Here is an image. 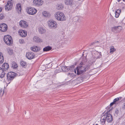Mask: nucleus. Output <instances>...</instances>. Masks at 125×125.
Wrapping results in <instances>:
<instances>
[{
  "instance_id": "nucleus-40",
  "label": "nucleus",
  "mask_w": 125,
  "mask_h": 125,
  "mask_svg": "<svg viewBox=\"0 0 125 125\" xmlns=\"http://www.w3.org/2000/svg\"><path fill=\"white\" fill-rule=\"evenodd\" d=\"M80 80L81 81V78H78L77 79V80H76V81L77 82H78V83H80L81 82V81H80L79 82H78V81H79Z\"/></svg>"
},
{
  "instance_id": "nucleus-13",
  "label": "nucleus",
  "mask_w": 125,
  "mask_h": 125,
  "mask_svg": "<svg viewBox=\"0 0 125 125\" xmlns=\"http://www.w3.org/2000/svg\"><path fill=\"white\" fill-rule=\"evenodd\" d=\"M33 3L35 5L39 6L42 5L43 3V1L42 0H34Z\"/></svg>"
},
{
  "instance_id": "nucleus-32",
  "label": "nucleus",
  "mask_w": 125,
  "mask_h": 125,
  "mask_svg": "<svg viewBox=\"0 0 125 125\" xmlns=\"http://www.w3.org/2000/svg\"><path fill=\"white\" fill-rule=\"evenodd\" d=\"M8 53L10 55L12 54L13 53V50L11 49H8Z\"/></svg>"
},
{
  "instance_id": "nucleus-25",
  "label": "nucleus",
  "mask_w": 125,
  "mask_h": 125,
  "mask_svg": "<svg viewBox=\"0 0 125 125\" xmlns=\"http://www.w3.org/2000/svg\"><path fill=\"white\" fill-rule=\"evenodd\" d=\"M43 15L46 17H49L50 16V14L48 12L44 11L42 12Z\"/></svg>"
},
{
  "instance_id": "nucleus-41",
  "label": "nucleus",
  "mask_w": 125,
  "mask_h": 125,
  "mask_svg": "<svg viewBox=\"0 0 125 125\" xmlns=\"http://www.w3.org/2000/svg\"><path fill=\"white\" fill-rule=\"evenodd\" d=\"M122 107V108L123 110L125 109V103L123 104Z\"/></svg>"
},
{
  "instance_id": "nucleus-26",
  "label": "nucleus",
  "mask_w": 125,
  "mask_h": 125,
  "mask_svg": "<svg viewBox=\"0 0 125 125\" xmlns=\"http://www.w3.org/2000/svg\"><path fill=\"white\" fill-rule=\"evenodd\" d=\"M52 48L51 47L49 46H48L45 47L43 49L44 51H47L51 50Z\"/></svg>"
},
{
  "instance_id": "nucleus-30",
  "label": "nucleus",
  "mask_w": 125,
  "mask_h": 125,
  "mask_svg": "<svg viewBox=\"0 0 125 125\" xmlns=\"http://www.w3.org/2000/svg\"><path fill=\"white\" fill-rule=\"evenodd\" d=\"M65 68L64 67H61V66L60 67V68L59 69H58V68H57V69L55 71V72H56L59 73L61 72L62 71V69L64 68Z\"/></svg>"
},
{
  "instance_id": "nucleus-44",
  "label": "nucleus",
  "mask_w": 125,
  "mask_h": 125,
  "mask_svg": "<svg viewBox=\"0 0 125 125\" xmlns=\"http://www.w3.org/2000/svg\"><path fill=\"white\" fill-rule=\"evenodd\" d=\"M62 7V5H58V8L59 9H60V8H61V7Z\"/></svg>"
},
{
  "instance_id": "nucleus-16",
  "label": "nucleus",
  "mask_w": 125,
  "mask_h": 125,
  "mask_svg": "<svg viewBox=\"0 0 125 125\" xmlns=\"http://www.w3.org/2000/svg\"><path fill=\"white\" fill-rule=\"evenodd\" d=\"M19 33L20 36L22 37H25L27 35V32L24 30H20L19 32Z\"/></svg>"
},
{
  "instance_id": "nucleus-6",
  "label": "nucleus",
  "mask_w": 125,
  "mask_h": 125,
  "mask_svg": "<svg viewBox=\"0 0 125 125\" xmlns=\"http://www.w3.org/2000/svg\"><path fill=\"white\" fill-rule=\"evenodd\" d=\"M48 24L49 28L51 29H54L57 26L56 21L52 20H50L49 21Z\"/></svg>"
},
{
  "instance_id": "nucleus-50",
  "label": "nucleus",
  "mask_w": 125,
  "mask_h": 125,
  "mask_svg": "<svg viewBox=\"0 0 125 125\" xmlns=\"http://www.w3.org/2000/svg\"><path fill=\"white\" fill-rule=\"evenodd\" d=\"M93 125H94V124Z\"/></svg>"
},
{
  "instance_id": "nucleus-35",
  "label": "nucleus",
  "mask_w": 125,
  "mask_h": 125,
  "mask_svg": "<svg viewBox=\"0 0 125 125\" xmlns=\"http://www.w3.org/2000/svg\"><path fill=\"white\" fill-rule=\"evenodd\" d=\"M4 17V16L1 13L0 14V20L3 19Z\"/></svg>"
},
{
  "instance_id": "nucleus-8",
  "label": "nucleus",
  "mask_w": 125,
  "mask_h": 125,
  "mask_svg": "<svg viewBox=\"0 0 125 125\" xmlns=\"http://www.w3.org/2000/svg\"><path fill=\"white\" fill-rule=\"evenodd\" d=\"M13 4V3L11 0L8 1L5 6V9L8 10H10L12 7Z\"/></svg>"
},
{
  "instance_id": "nucleus-27",
  "label": "nucleus",
  "mask_w": 125,
  "mask_h": 125,
  "mask_svg": "<svg viewBox=\"0 0 125 125\" xmlns=\"http://www.w3.org/2000/svg\"><path fill=\"white\" fill-rule=\"evenodd\" d=\"M12 67L14 69H16L18 67L17 64L15 62H13L11 63Z\"/></svg>"
},
{
  "instance_id": "nucleus-37",
  "label": "nucleus",
  "mask_w": 125,
  "mask_h": 125,
  "mask_svg": "<svg viewBox=\"0 0 125 125\" xmlns=\"http://www.w3.org/2000/svg\"><path fill=\"white\" fill-rule=\"evenodd\" d=\"M120 14L115 12V17L116 18H118L119 15Z\"/></svg>"
},
{
  "instance_id": "nucleus-15",
  "label": "nucleus",
  "mask_w": 125,
  "mask_h": 125,
  "mask_svg": "<svg viewBox=\"0 0 125 125\" xmlns=\"http://www.w3.org/2000/svg\"><path fill=\"white\" fill-rule=\"evenodd\" d=\"M20 26L22 27L26 28L28 26V24L27 22L23 21H21L19 23Z\"/></svg>"
},
{
  "instance_id": "nucleus-42",
  "label": "nucleus",
  "mask_w": 125,
  "mask_h": 125,
  "mask_svg": "<svg viewBox=\"0 0 125 125\" xmlns=\"http://www.w3.org/2000/svg\"><path fill=\"white\" fill-rule=\"evenodd\" d=\"M96 43V42H92L91 44H90V45L91 46L92 45H94V44H95Z\"/></svg>"
},
{
  "instance_id": "nucleus-11",
  "label": "nucleus",
  "mask_w": 125,
  "mask_h": 125,
  "mask_svg": "<svg viewBox=\"0 0 125 125\" xmlns=\"http://www.w3.org/2000/svg\"><path fill=\"white\" fill-rule=\"evenodd\" d=\"M34 54L31 52H28L26 54V56L29 59H31L34 58L35 57Z\"/></svg>"
},
{
  "instance_id": "nucleus-12",
  "label": "nucleus",
  "mask_w": 125,
  "mask_h": 125,
  "mask_svg": "<svg viewBox=\"0 0 125 125\" xmlns=\"http://www.w3.org/2000/svg\"><path fill=\"white\" fill-rule=\"evenodd\" d=\"M7 28V26L6 24L3 23L0 25V30L2 32L6 31Z\"/></svg>"
},
{
  "instance_id": "nucleus-14",
  "label": "nucleus",
  "mask_w": 125,
  "mask_h": 125,
  "mask_svg": "<svg viewBox=\"0 0 125 125\" xmlns=\"http://www.w3.org/2000/svg\"><path fill=\"white\" fill-rule=\"evenodd\" d=\"M9 68V64L7 63H4L2 65V68L3 71L4 72L8 70Z\"/></svg>"
},
{
  "instance_id": "nucleus-23",
  "label": "nucleus",
  "mask_w": 125,
  "mask_h": 125,
  "mask_svg": "<svg viewBox=\"0 0 125 125\" xmlns=\"http://www.w3.org/2000/svg\"><path fill=\"white\" fill-rule=\"evenodd\" d=\"M4 61V57L3 54L0 52V64L3 63Z\"/></svg>"
},
{
  "instance_id": "nucleus-28",
  "label": "nucleus",
  "mask_w": 125,
  "mask_h": 125,
  "mask_svg": "<svg viewBox=\"0 0 125 125\" xmlns=\"http://www.w3.org/2000/svg\"><path fill=\"white\" fill-rule=\"evenodd\" d=\"M20 65L23 67L25 68L26 66V63L23 61H21L20 63Z\"/></svg>"
},
{
  "instance_id": "nucleus-38",
  "label": "nucleus",
  "mask_w": 125,
  "mask_h": 125,
  "mask_svg": "<svg viewBox=\"0 0 125 125\" xmlns=\"http://www.w3.org/2000/svg\"><path fill=\"white\" fill-rule=\"evenodd\" d=\"M115 12L118 13L120 14L121 12V9H117L116 11Z\"/></svg>"
},
{
  "instance_id": "nucleus-33",
  "label": "nucleus",
  "mask_w": 125,
  "mask_h": 125,
  "mask_svg": "<svg viewBox=\"0 0 125 125\" xmlns=\"http://www.w3.org/2000/svg\"><path fill=\"white\" fill-rule=\"evenodd\" d=\"M116 49L114 48V47L113 48H111L110 49V53H113L115 51Z\"/></svg>"
},
{
  "instance_id": "nucleus-36",
  "label": "nucleus",
  "mask_w": 125,
  "mask_h": 125,
  "mask_svg": "<svg viewBox=\"0 0 125 125\" xmlns=\"http://www.w3.org/2000/svg\"><path fill=\"white\" fill-rule=\"evenodd\" d=\"M19 42L21 44H22L24 43V41L23 39H20L19 40Z\"/></svg>"
},
{
  "instance_id": "nucleus-7",
  "label": "nucleus",
  "mask_w": 125,
  "mask_h": 125,
  "mask_svg": "<svg viewBox=\"0 0 125 125\" xmlns=\"http://www.w3.org/2000/svg\"><path fill=\"white\" fill-rule=\"evenodd\" d=\"M27 11L28 14L31 15L35 14L37 12L36 9L32 7L28 8L27 9Z\"/></svg>"
},
{
  "instance_id": "nucleus-24",
  "label": "nucleus",
  "mask_w": 125,
  "mask_h": 125,
  "mask_svg": "<svg viewBox=\"0 0 125 125\" xmlns=\"http://www.w3.org/2000/svg\"><path fill=\"white\" fill-rule=\"evenodd\" d=\"M73 3V1L72 0H66L65 1V4L70 5H72Z\"/></svg>"
},
{
  "instance_id": "nucleus-39",
  "label": "nucleus",
  "mask_w": 125,
  "mask_h": 125,
  "mask_svg": "<svg viewBox=\"0 0 125 125\" xmlns=\"http://www.w3.org/2000/svg\"><path fill=\"white\" fill-rule=\"evenodd\" d=\"M118 99L117 98L114 99V100L113 102L116 104V102L118 101Z\"/></svg>"
},
{
  "instance_id": "nucleus-19",
  "label": "nucleus",
  "mask_w": 125,
  "mask_h": 125,
  "mask_svg": "<svg viewBox=\"0 0 125 125\" xmlns=\"http://www.w3.org/2000/svg\"><path fill=\"white\" fill-rule=\"evenodd\" d=\"M17 12L18 13H20L21 11V4H17L16 6Z\"/></svg>"
},
{
  "instance_id": "nucleus-34",
  "label": "nucleus",
  "mask_w": 125,
  "mask_h": 125,
  "mask_svg": "<svg viewBox=\"0 0 125 125\" xmlns=\"http://www.w3.org/2000/svg\"><path fill=\"white\" fill-rule=\"evenodd\" d=\"M68 76L70 77L71 78H72L74 76V75L72 73H69L68 74Z\"/></svg>"
},
{
  "instance_id": "nucleus-4",
  "label": "nucleus",
  "mask_w": 125,
  "mask_h": 125,
  "mask_svg": "<svg viewBox=\"0 0 125 125\" xmlns=\"http://www.w3.org/2000/svg\"><path fill=\"white\" fill-rule=\"evenodd\" d=\"M16 74L13 72H9L7 74V79L8 83H9L12 80L16 77Z\"/></svg>"
},
{
  "instance_id": "nucleus-48",
  "label": "nucleus",
  "mask_w": 125,
  "mask_h": 125,
  "mask_svg": "<svg viewBox=\"0 0 125 125\" xmlns=\"http://www.w3.org/2000/svg\"><path fill=\"white\" fill-rule=\"evenodd\" d=\"M95 125H98V124H96Z\"/></svg>"
},
{
  "instance_id": "nucleus-22",
  "label": "nucleus",
  "mask_w": 125,
  "mask_h": 125,
  "mask_svg": "<svg viewBox=\"0 0 125 125\" xmlns=\"http://www.w3.org/2000/svg\"><path fill=\"white\" fill-rule=\"evenodd\" d=\"M33 39L34 42H41V40L39 37L37 36H35L33 38Z\"/></svg>"
},
{
  "instance_id": "nucleus-10",
  "label": "nucleus",
  "mask_w": 125,
  "mask_h": 125,
  "mask_svg": "<svg viewBox=\"0 0 125 125\" xmlns=\"http://www.w3.org/2000/svg\"><path fill=\"white\" fill-rule=\"evenodd\" d=\"M74 66L73 65H72L69 67H65V71H70L71 72L74 71L75 73H76V70L74 69Z\"/></svg>"
},
{
  "instance_id": "nucleus-9",
  "label": "nucleus",
  "mask_w": 125,
  "mask_h": 125,
  "mask_svg": "<svg viewBox=\"0 0 125 125\" xmlns=\"http://www.w3.org/2000/svg\"><path fill=\"white\" fill-rule=\"evenodd\" d=\"M122 29V27L121 26L115 27L111 28V30L114 32H119Z\"/></svg>"
},
{
  "instance_id": "nucleus-43",
  "label": "nucleus",
  "mask_w": 125,
  "mask_h": 125,
  "mask_svg": "<svg viewBox=\"0 0 125 125\" xmlns=\"http://www.w3.org/2000/svg\"><path fill=\"white\" fill-rule=\"evenodd\" d=\"M116 104L113 101V102H112L111 103L110 105V106H112L114 104Z\"/></svg>"
},
{
  "instance_id": "nucleus-46",
  "label": "nucleus",
  "mask_w": 125,
  "mask_h": 125,
  "mask_svg": "<svg viewBox=\"0 0 125 125\" xmlns=\"http://www.w3.org/2000/svg\"><path fill=\"white\" fill-rule=\"evenodd\" d=\"M2 10V8L1 7H0V12Z\"/></svg>"
},
{
  "instance_id": "nucleus-49",
  "label": "nucleus",
  "mask_w": 125,
  "mask_h": 125,
  "mask_svg": "<svg viewBox=\"0 0 125 125\" xmlns=\"http://www.w3.org/2000/svg\"><path fill=\"white\" fill-rule=\"evenodd\" d=\"M123 1H125V0H123Z\"/></svg>"
},
{
  "instance_id": "nucleus-21",
  "label": "nucleus",
  "mask_w": 125,
  "mask_h": 125,
  "mask_svg": "<svg viewBox=\"0 0 125 125\" xmlns=\"http://www.w3.org/2000/svg\"><path fill=\"white\" fill-rule=\"evenodd\" d=\"M5 73L2 69L0 67V78H3L5 76Z\"/></svg>"
},
{
  "instance_id": "nucleus-17",
  "label": "nucleus",
  "mask_w": 125,
  "mask_h": 125,
  "mask_svg": "<svg viewBox=\"0 0 125 125\" xmlns=\"http://www.w3.org/2000/svg\"><path fill=\"white\" fill-rule=\"evenodd\" d=\"M94 56H95V58H100L101 56V52H98L96 51L94 52L93 54Z\"/></svg>"
},
{
  "instance_id": "nucleus-1",
  "label": "nucleus",
  "mask_w": 125,
  "mask_h": 125,
  "mask_svg": "<svg viewBox=\"0 0 125 125\" xmlns=\"http://www.w3.org/2000/svg\"><path fill=\"white\" fill-rule=\"evenodd\" d=\"M90 68V66L86 67L85 64L82 62L76 68L77 74L78 75L83 74L86 71L89 69Z\"/></svg>"
},
{
  "instance_id": "nucleus-18",
  "label": "nucleus",
  "mask_w": 125,
  "mask_h": 125,
  "mask_svg": "<svg viewBox=\"0 0 125 125\" xmlns=\"http://www.w3.org/2000/svg\"><path fill=\"white\" fill-rule=\"evenodd\" d=\"M40 48L37 46H34L31 48V51L35 52L40 51Z\"/></svg>"
},
{
  "instance_id": "nucleus-5",
  "label": "nucleus",
  "mask_w": 125,
  "mask_h": 125,
  "mask_svg": "<svg viewBox=\"0 0 125 125\" xmlns=\"http://www.w3.org/2000/svg\"><path fill=\"white\" fill-rule=\"evenodd\" d=\"M4 40L5 43L8 45H11L12 44V38L9 35H5L4 37Z\"/></svg>"
},
{
  "instance_id": "nucleus-45",
  "label": "nucleus",
  "mask_w": 125,
  "mask_h": 125,
  "mask_svg": "<svg viewBox=\"0 0 125 125\" xmlns=\"http://www.w3.org/2000/svg\"><path fill=\"white\" fill-rule=\"evenodd\" d=\"M118 99V100H121L122 98V97H119L117 98Z\"/></svg>"
},
{
  "instance_id": "nucleus-29",
  "label": "nucleus",
  "mask_w": 125,
  "mask_h": 125,
  "mask_svg": "<svg viewBox=\"0 0 125 125\" xmlns=\"http://www.w3.org/2000/svg\"><path fill=\"white\" fill-rule=\"evenodd\" d=\"M97 59V58H95V56L92 57L90 60V62L92 64L93 63L95 62L96 59Z\"/></svg>"
},
{
  "instance_id": "nucleus-47",
  "label": "nucleus",
  "mask_w": 125,
  "mask_h": 125,
  "mask_svg": "<svg viewBox=\"0 0 125 125\" xmlns=\"http://www.w3.org/2000/svg\"><path fill=\"white\" fill-rule=\"evenodd\" d=\"M121 0H117V1L118 2H119L120 1H121Z\"/></svg>"
},
{
  "instance_id": "nucleus-3",
  "label": "nucleus",
  "mask_w": 125,
  "mask_h": 125,
  "mask_svg": "<svg viewBox=\"0 0 125 125\" xmlns=\"http://www.w3.org/2000/svg\"><path fill=\"white\" fill-rule=\"evenodd\" d=\"M110 110H108V111L104 115V117L103 118L104 121V123L106 121L109 123L112 122L113 120V118L111 114L109 113Z\"/></svg>"
},
{
  "instance_id": "nucleus-2",
  "label": "nucleus",
  "mask_w": 125,
  "mask_h": 125,
  "mask_svg": "<svg viewBox=\"0 0 125 125\" xmlns=\"http://www.w3.org/2000/svg\"><path fill=\"white\" fill-rule=\"evenodd\" d=\"M55 17L58 20L61 21H63L66 20V17L64 13L60 11L56 13L55 14Z\"/></svg>"
},
{
  "instance_id": "nucleus-20",
  "label": "nucleus",
  "mask_w": 125,
  "mask_h": 125,
  "mask_svg": "<svg viewBox=\"0 0 125 125\" xmlns=\"http://www.w3.org/2000/svg\"><path fill=\"white\" fill-rule=\"evenodd\" d=\"M38 31L39 33L41 34L44 33L46 32L45 29L42 27H39L38 28Z\"/></svg>"
},
{
  "instance_id": "nucleus-31",
  "label": "nucleus",
  "mask_w": 125,
  "mask_h": 125,
  "mask_svg": "<svg viewBox=\"0 0 125 125\" xmlns=\"http://www.w3.org/2000/svg\"><path fill=\"white\" fill-rule=\"evenodd\" d=\"M4 91L1 88H0V96H2L4 94Z\"/></svg>"
}]
</instances>
